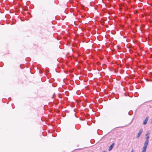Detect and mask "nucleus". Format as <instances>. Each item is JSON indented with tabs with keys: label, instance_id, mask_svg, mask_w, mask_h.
Listing matches in <instances>:
<instances>
[{
	"label": "nucleus",
	"instance_id": "1",
	"mask_svg": "<svg viewBox=\"0 0 152 152\" xmlns=\"http://www.w3.org/2000/svg\"><path fill=\"white\" fill-rule=\"evenodd\" d=\"M148 140L145 141L144 144V146L143 147L142 149H146L148 145Z\"/></svg>",
	"mask_w": 152,
	"mask_h": 152
},
{
	"label": "nucleus",
	"instance_id": "2",
	"mask_svg": "<svg viewBox=\"0 0 152 152\" xmlns=\"http://www.w3.org/2000/svg\"><path fill=\"white\" fill-rule=\"evenodd\" d=\"M143 129H140L139 130V132L136 136V138H138L140 136L141 133L143 132Z\"/></svg>",
	"mask_w": 152,
	"mask_h": 152
},
{
	"label": "nucleus",
	"instance_id": "3",
	"mask_svg": "<svg viewBox=\"0 0 152 152\" xmlns=\"http://www.w3.org/2000/svg\"><path fill=\"white\" fill-rule=\"evenodd\" d=\"M148 117H147L145 120L144 121L143 124L144 125H145L146 124L148 121Z\"/></svg>",
	"mask_w": 152,
	"mask_h": 152
},
{
	"label": "nucleus",
	"instance_id": "4",
	"mask_svg": "<svg viewBox=\"0 0 152 152\" xmlns=\"http://www.w3.org/2000/svg\"><path fill=\"white\" fill-rule=\"evenodd\" d=\"M114 145V143H113L110 146L108 149L109 151H111Z\"/></svg>",
	"mask_w": 152,
	"mask_h": 152
},
{
	"label": "nucleus",
	"instance_id": "5",
	"mask_svg": "<svg viewBox=\"0 0 152 152\" xmlns=\"http://www.w3.org/2000/svg\"><path fill=\"white\" fill-rule=\"evenodd\" d=\"M149 138V136H147L146 137V140L145 141L148 140V139Z\"/></svg>",
	"mask_w": 152,
	"mask_h": 152
},
{
	"label": "nucleus",
	"instance_id": "6",
	"mask_svg": "<svg viewBox=\"0 0 152 152\" xmlns=\"http://www.w3.org/2000/svg\"><path fill=\"white\" fill-rule=\"evenodd\" d=\"M146 149H143L142 151V152H146Z\"/></svg>",
	"mask_w": 152,
	"mask_h": 152
},
{
	"label": "nucleus",
	"instance_id": "7",
	"mask_svg": "<svg viewBox=\"0 0 152 152\" xmlns=\"http://www.w3.org/2000/svg\"><path fill=\"white\" fill-rule=\"evenodd\" d=\"M149 134V133L148 132L147 134H146L145 136L147 137V136H148V135Z\"/></svg>",
	"mask_w": 152,
	"mask_h": 152
},
{
	"label": "nucleus",
	"instance_id": "8",
	"mask_svg": "<svg viewBox=\"0 0 152 152\" xmlns=\"http://www.w3.org/2000/svg\"><path fill=\"white\" fill-rule=\"evenodd\" d=\"M131 152H134V151L133 149H132Z\"/></svg>",
	"mask_w": 152,
	"mask_h": 152
},
{
	"label": "nucleus",
	"instance_id": "9",
	"mask_svg": "<svg viewBox=\"0 0 152 152\" xmlns=\"http://www.w3.org/2000/svg\"><path fill=\"white\" fill-rule=\"evenodd\" d=\"M103 152H106L105 151H104Z\"/></svg>",
	"mask_w": 152,
	"mask_h": 152
}]
</instances>
